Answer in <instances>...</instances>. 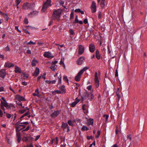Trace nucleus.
<instances>
[{
  "label": "nucleus",
  "instance_id": "4c0bfd02",
  "mask_svg": "<svg viewBox=\"0 0 147 147\" xmlns=\"http://www.w3.org/2000/svg\"><path fill=\"white\" fill-rule=\"evenodd\" d=\"M51 0H46V1L44 3H46V4H47L49 5V6H51Z\"/></svg>",
  "mask_w": 147,
  "mask_h": 147
},
{
  "label": "nucleus",
  "instance_id": "412c9836",
  "mask_svg": "<svg viewBox=\"0 0 147 147\" xmlns=\"http://www.w3.org/2000/svg\"><path fill=\"white\" fill-rule=\"evenodd\" d=\"M15 72L16 73H21V70L20 68L16 66L15 70Z\"/></svg>",
  "mask_w": 147,
  "mask_h": 147
},
{
  "label": "nucleus",
  "instance_id": "de8ad7c7",
  "mask_svg": "<svg viewBox=\"0 0 147 147\" xmlns=\"http://www.w3.org/2000/svg\"><path fill=\"white\" fill-rule=\"evenodd\" d=\"M100 131L99 130H98L97 131V135H96V136H95L96 138H98V137H99V136H100Z\"/></svg>",
  "mask_w": 147,
  "mask_h": 147
},
{
  "label": "nucleus",
  "instance_id": "6e6d98bb",
  "mask_svg": "<svg viewBox=\"0 0 147 147\" xmlns=\"http://www.w3.org/2000/svg\"><path fill=\"white\" fill-rule=\"evenodd\" d=\"M22 30H23V32H25L26 33L28 34H30V33L28 32V31L26 29L23 28Z\"/></svg>",
  "mask_w": 147,
  "mask_h": 147
},
{
  "label": "nucleus",
  "instance_id": "f03ea898",
  "mask_svg": "<svg viewBox=\"0 0 147 147\" xmlns=\"http://www.w3.org/2000/svg\"><path fill=\"white\" fill-rule=\"evenodd\" d=\"M33 139V138L30 136V134H25L22 138V140L27 142H30Z\"/></svg>",
  "mask_w": 147,
  "mask_h": 147
},
{
  "label": "nucleus",
  "instance_id": "f8f14e48",
  "mask_svg": "<svg viewBox=\"0 0 147 147\" xmlns=\"http://www.w3.org/2000/svg\"><path fill=\"white\" fill-rule=\"evenodd\" d=\"M88 107L89 106L88 104H84L82 105V109L84 113L85 111L88 113Z\"/></svg>",
  "mask_w": 147,
  "mask_h": 147
},
{
  "label": "nucleus",
  "instance_id": "423d86ee",
  "mask_svg": "<svg viewBox=\"0 0 147 147\" xmlns=\"http://www.w3.org/2000/svg\"><path fill=\"white\" fill-rule=\"evenodd\" d=\"M84 48L82 45H80L78 47V54L79 55L82 54L84 52Z\"/></svg>",
  "mask_w": 147,
  "mask_h": 147
},
{
  "label": "nucleus",
  "instance_id": "c756f323",
  "mask_svg": "<svg viewBox=\"0 0 147 147\" xmlns=\"http://www.w3.org/2000/svg\"><path fill=\"white\" fill-rule=\"evenodd\" d=\"M4 18H5V20L6 22H7L9 18L7 14L4 13V14L3 15Z\"/></svg>",
  "mask_w": 147,
  "mask_h": 147
},
{
  "label": "nucleus",
  "instance_id": "0e129e2a",
  "mask_svg": "<svg viewBox=\"0 0 147 147\" xmlns=\"http://www.w3.org/2000/svg\"><path fill=\"white\" fill-rule=\"evenodd\" d=\"M16 5H19L21 2V1L20 0H16Z\"/></svg>",
  "mask_w": 147,
  "mask_h": 147
},
{
  "label": "nucleus",
  "instance_id": "bb28decb",
  "mask_svg": "<svg viewBox=\"0 0 147 147\" xmlns=\"http://www.w3.org/2000/svg\"><path fill=\"white\" fill-rule=\"evenodd\" d=\"M38 13V12L37 11H34L32 12H30V13L28 14V16H30L31 15H36Z\"/></svg>",
  "mask_w": 147,
  "mask_h": 147
},
{
  "label": "nucleus",
  "instance_id": "79ce46f5",
  "mask_svg": "<svg viewBox=\"0 0 147 147\" xmlns=\"http://www.w3.org/2000/svg\"><path fill=\"white\" fill-rule=\"evenodd\" d=\"M24 24H27L28 23V19L26 17L25 18H24Z\"/></svg>",
  "mask_w": 147,
  "mask_h": 147
},
{
  "label": "nucleus",
  "instance_id": "dca6fc26",
  "mask_svg": "<svg viewBox=\"0 0 147 147\" xmlns=\"http://www.w3.org/2000/svg\"><path fill=\"white\" fill-rule=\"evenodd\" d=\"M65 86L64 85H61L59 87V88L60 91H61L62 94H64L66 92V90L65 88Z\"/></svg>",
  "mask_w": 147,
  "mask_h": 147
},
{
  "label": "nucleus",
  "instance_id": "4be33fe9",
  "mask_svg": "<svg viewBox=\"0 0 147 147\" xmlns=\"http://www.w3.org/2000/svg\"><path fill=\"white\" fill-rule=\"evenodd\" d=\"M39 72V68L36 67V70L35 71L34 73L33 74L34 76H38Z\"/></svg>",
  "mask_w": 147,
  "mask_h": 147
},
{
  "label": "nucleus",
  "instance_id": "b1692460",
  "mask_svg": "<svg viewBox=\"0 0 147 147\" xmlns=\"http://www.w3.org/2000/svg\"><path fill=\"white\" fill-rule=\"evenodd\" d=\"M87 124L88 125H93V119H89L87 121Z\"/></svg>",
  "mask_w": 147,
  "mask_h": 147
},
{
  "label": "nucleus",
  "instance_id": "09e8293b",
  "mask_svg": "<svg viewBox=\"0 0 147 147\" xmlns=\"http://www.w3.org/2000/svg\"><path fill=\"white\" fill-rule=\"evenodd\" d=\"M77 104V102L75 101L74 102H73L71 104V105L72 107H74L76 104Z\"/></svg>",
  "mask_w": 147,
  "mask_h": 147
},
{
  "label": "nucleus",
  "instance_id": "cd10ccee",
  "mask_svg": "<svg viewBox=\"0 0 147 147\" xmlns=\"http://www.w3.org/2000/svg\"><path fill=\"white\" fill-rule=\"evenodd\" d=\"M18 125V124H15V127L16 128V131L17 132H18V131H20V129H19L20 128V126L19 125Z\"/></svg>",
  "mask_w": 147,
  "mask_h": 147
},
{
  "label": "nucleus",
  "instance_id": "5fc2aeb1",
  "mask_svg": "<svg viewBox=\"0 0 147 147\" xmlns=\"http://www.w3.org/2000/svg\"><path fill=\"white\" fill-rule=\"evenodd\" d=\"M55 65H51L50 66V68L52 70V71H54L55 70Z\"/></svg>",
  "mask_w": 147,
  "mask_h": 147
},
{
  "label": "nucleus",
  "instance_id": "6ab92c4d",
  "mask_svg": "<svg viewBox=\"0 0 147 147\" xmlns=\"http://www.w3.org/2000/svg\"><path fill=\"white\" fill-rule=\"evenodd\" d=\"M51 54L50 52H45L44 54V56L46 57L50 58L51 57Z\"/></svg>",
  "mask_w": 147,
  "mask_h": 147
},
{
  "label": "nucleus",
  "instance_id": "3c124183",
  "mask_svg": "<svg viewBox=\"0 0 147 147\" xmlns=\"http://www.w3.org/2000/svg\"><path fill=\"white\" fill-rule=\"evenodd\" d=\"M103 117L105 118L106 121H107L108 120L109 117V115H108L107 114H104L103 115Z\"/></svg>",
  "mask_w": 147,
  "mask_h": 147
},
{
  "label": "nucleus",
  "instance_id": "2f4dec72",
  "mask_svg": "<svg viewBox=\"0 0 147 147\" xmlns=\"http://www.w3.org/2000/svg\"><path fill=\"white\" fill-rule=\"evenodd\" d=\"M34 5L35 4L34 3H29L28 8L32 9L34 8Z\"/></svg>",
  "mask_w": 147,
  "mask_h": 147
},
{
  "label": "nucleus",
  "instance_id": "603ef678",
  "mask_svg": "<svg viewBox=\"0 0 147 147\" xmlns=\"http://www.w3.org/2000/svg\"><path fill=\"white\" fill-rule=\"evenodd\" d=\"M26 111V110L25 109H23L22 110H20L19 111V112L21 114H23Z\"/></svg>",
  "mask_w": 147,
  "mask_h": 147
},
{
  "label": "nucleus",
  "instance_id": "5701e85b",
  "mask_svg": "<svg viewBox=\"0 0 147 147\" xmlns=\"http://www.w3.org/2000/svg\"><path fill=\"white\" fill-rule=\"evenodd\" d=\"M21 121L20 120L18 121L15 124H18V125H20L21 124H24L26 125H28L29 123L28 122L26 121L25 122H23V123H22L21 122Z\"/></svg>",
  "mask_w": 147,
  "mask_h": 147
},
{
  "label": "nucleus",
  "instance_id": "c85d7f7f",
  "mask_svg": "<svg viewBox=\"0 0 147 147\" xmlns=\"http://www.w3.org/2000/svg\"><path fill=\"white\" fill-rule=\"evenodd\" d=\"M74 11L76 12H80L82 14L84 13V11H81L80 9L79 8L75 9Z\"/></svg>",
  "mask_w": 147,
  "mask_h": 147
},
{
  "label": "nucleus",
  "instance_id": "864d4df0",
  "mask_svg": "<svg viewBox=\"0 0 147 147\" xmlns=\"http://www.w3.org/2000/svg\"><path fill=\"white\" fill-rule=\"evenodd\" d=\"M17 104L19 106H21L22 108L24 107V106H22V103L21 102V101H19L18 103H17Z\"/></svg>",
  "mask_w": 147,
  "mask_h": 147
},
{
  "label": "nucleus",
  "instance_id": "13d9d810",
  "mask_svg": "<svg viewBox=\"0 0 147 147\" xmlns=\"http://www.w3.org/2000/svg\"><path fill=\"white\" fill-rule=\"evenodd\" d=\"M78 18H75V20L73 22V24H76L78 23Z\"/></svg>",
  "mask_w": 147,
  "mask_h": 147
},
{
  "label": "nucleus",
  "instance_id": "0eeeda50",
  "mask_svg": "<svg viewBox=\"0 0 147 147\" xmlns=\"http://www.w3.org/2000/svg\"><path fill=\"white\" fill-rule=\"evenodd\" d=\"M49 5L47 4L46 3H44L43 4L42 8L41 10V12H45L49 7H50Z\"/></svg>",
  "mask_w": 147,
  "mask_h": 147
},
{
  "label": "nucleus",
  "instance_id": "f3484780",
  "mask_svg": "<svg viewBox=\"0 0 147 147\" xmlns=\"http://www.w3.org/2000/svg\"><path fill=\"white\" fill-rule=\"evenodd\" d=\"M16 98L19 100V101L25 100V99L23 97L19 95H16Z\"/></svg>",
  "mask_w": 147,
  "mask_h": 147
},
{
  "label": "nucleus",
  "instance_id": "ea45409f",
  "mask_svg": "<svg viewBox=\"0 0 147 147\" xmlns=\"http://www.w3.org/2000/svg\"><path fill=\"white\" fill-rule=\"evenodd\" d=\"M1 104L3 105L5 107L8 104V103L6 101V102H3L1 101Z\"/></svg>",
  "mask_w": 147,
  "mask_h": 147
},
{
  "label": "nucleus",
  "instance_id": "393cba45",
  "mask_svg": "<svg viewBox=\"0 0 147 147\" xmlns=\"http://www.w3.org/2000/svg\"><path fill=\"white\" fill-rule=\"evenodd\" d=\"M96 56L98 59H100V55L99 51L98 50H96Z\"/></svg>",
  "mask_w": 147,
  "mask_h": 147
},
{
  "label": "nucleus",
  "instance_id": "052dcab7",
  "mask_svg": "<svg viewBox=\"0 0 147 147\" xmlns=\"http://www.w3.org/2000/svg\"><path fill=\"white\" fill-rule=\"evenodd\" d=\"M24 147H34L32 144L30 143V144H28L27 146H24Z\"/></svg>",
  "mask_w": 147,
  "mask_h": 147
},
{
  "label": "nucleus",
  "instance_id": "7c9ffc66",
  "mask_svg": "<svg viewBox=\"0 0 147 147\" xmlns=\"http://www.w3.org/2000/svg\"><path fill=\"white\" fill-rule=\"evenodd\" d=\"M88 69L89 67H84L83 69H82V70H81L80 71V72L82 74L85 71Z\"/></svg>",
  "mask_w": 147,
  "mask_h": 147
},
{
  "label": "nucleus",
  "instance_id": "58836bf2",
  "mask_svg": "<svg viewBox=\"0 0 147 147\" xmlns=\"http://www.w3.org/2000/svg\"><path fill=\"white\" fill-rule=\"evenodd\" d=\"M1 104L3 105L5 107L8 104V103L6 101V102H3L1 101Z\"/></svg>",
  "mask_w": 147,
  "mask_h": 147
},
{
  "label": "nucleus",
  "instance_id": "39448f33",
  "mask_svg": "<svg viewBox=\"0 0 147 147\" xmlns=\"http://www.w3.org/2000/svg\"><path fill=\"white\" fill-rule=\"evenodd\" d=\"M61 128L63 129L64 131H65V129H67V132L70 131L69 127L67 123H65L64 122H63L62 123Z\"/></svg>",
  "mask_w": 147,
  "mask_h": 147
},
{
  "label": "nucleus",
  "instance_id": "9b49d317",
  "mask_svg": "<svg viewBox=\"0 0 147 147\" xmlns=\"http://www.w3.org/2000/svg\"><path fill=\"white\" fill-rule=\"evenodd\" d=\"M14 66V65L13 63L9 62H6L4 65L5 67L10 68L13 67Z\"/></svg>",
  "mask_w": 147,
  "mask_h": 147
},
{
  "label": "nucleus",
  "instance_id": "6e6552de",
  "mask_svg": "<svg viewBox=\"0 0 147 147\" xmlns=\"http://www.w3.org/2000/svg\"><path fill=\"white\" fill-rule=\"evenodd\" d=\"M85 58L84 57H80L77 60L76 62L78 65H80L82 64L83 61L84 59Z\"/></svg>",
  "mask_w": 147,
  "mask_h": 147
},
{
  "label": "nucleus",
  "instance_id": "a878e982",
  "mask_svg": "<svg viewBox=\"0 0 147 147\" xmlns=\"http://www.w3.org/2000/svg\"><path fill=\"white\" fill-rule=\"evenodd\" d=\"M38 63V61L34 59L32 60V63H31V65L32 66H35L36 65V63Z\"/></svg>",
  "mask_w": 147,
  "mask_h": 147
},
{
  "label": "nucleus",
  "instance_id": "f704fd0d",
  "mask_svg": "<svg viewBox=\"0 0 147 147\" xmlns=\"http://www.w3.org/2000/svg\"><path fill=\"white\" fill-rule=\"evenodd\" d=\"M105 1H102V0H101V1L100 5L102 8H103L105 6Z\"/></svg>",
  "mask_w": 147,
  "mask_h": 147
},
{
  "label": "nucleus",
  "instance_id": "c9c22d12",
  "mask_svg": "<svg viewBox=\"0 0 147 147\" xmlns=\"http://www.w3.org/2000/svg\"><path fill=\"white\" fill-rule=\"evenodd\" d=\"M73 11H74V10L73 9L72 10V11L71 12V14H70V20H71L73 19L74 18V13L73 12Z\"/></svg>",
  "mask_w": 147,
  "mask_h": 147
},
{
  "label": "nucleus",
  "instance_id": "a19ab883",
  "mask_svg": "<svg viewBox=\"0 0 147 147\" xmlns=\"http://www.w3.org/2000/svg\"><path fill=\"white\" fill-rule=\"evenodd\" d=\"M63 80L64 81L67 83L68 84H69V80L66 76L63 77Z\"/></svg>",
  "mask_w": 147,
  "mask_h": 147
},
{
  "label": "nucleus",
  "instance_id": "20e7f679",
  "mask_svg": "<svg viewBox=\"0 0 147 147\" xmlns=\"http://www.w3.org/2000/svg\"><path fill=\"white\" fill-rule=\"evenodd\" d=\"M90 8L91 10V11L92 13H94L96 12V3L94 1H92Z\"/></svg>",
  "mask_w": 147,
  "mask_h": 147
},
{
  "label": "nucleus",
  "instance_id": "774afa93",
  "mask_svg": "<svg viewBox=\"0 0 147 147\" xmlns=\"http://www.w3.org/2000/svg\"><path fill=\"white\" fill-rule=\"evenodd\" d=\"M84 22L85 24H87L88 23V19L86 18L84 19Z\"/></svg>",
  "mask_w": 147,
  "mask_h": 147
},
{
  "label": "nucleus",
  "instance_id": "2eb2a0df",
  "mask_svg": "<svg viewBox=\"0 0 147 147\" xmlns=\"http://www.w3.org/2000/svg\"><path fill=\"white\" fill-rule=\"evenodd\" d=\"M82 74L80 71L78 73L77 76L75 77V80L76 81H79Z\"/></svg>",
  "mask_w": 147,
  "mask_h": 147
},
{
  "label": "nucleus",
  "instance_id": "e2e57ef3",
  "mask_svg": "<svg viewBox=\"0 0 147 147\" xmlns=\"http://www.w3.org/2000/svg\"><path fill=\"white\" fill-rule=\"evenodd\" d=\"M6 117L8 118H10L11 117V114L8 113H6Z\"/></svg>",
  "mask_w": 147,
  "mask_h": 147
},
{
  "label": "nucleus",
  "instance_id": "473e14b6",
  "mask_svg": "<svg viewBox=\"0 0 147 147\" xmlns=\"http://www.w3.org/2000/svg\"><path fill=\"white\" fill-rule=\"evenodd\" d=\"M89 130V128L83 125L81 128V130L82 131H84L85 130L88 131Z\"/></svg>",
  "mask_w": 147,
  "mask_h": 147
},
{
  "label": "nucleus",
  "instance_id": "bf43d9fd",
  "mask_svg": "<svg viewBox=\"0 0 147 147\" xmlns=\"http://www.w3.org/2000/svg\"><path fill=\"white\" fill-rule=\"evenodd\" d=\"M3 115V114L2 111L1 109H0V117H2Z\"/></svg>",
  "mask_w": 147,
  "mask_h": 147
},
{
  "label": "nucleus",
  "instance_id": "37998d69",
  "mask_svg": "<svg viewBox=\"0 0 147 147\" xmlns=\"http://www.w3.org/2000/svg\"><path fill=\"white\" fill-rule=\"evenodd\" d=\"M127 138L129 139L130 141H131L132 140V137L131 134H129L127 136Z\"/></svg>",
  "mask_w": 147,
  "mask_h": 147
},
{
  "label": "nucleus",
  "instance_id": "9d476101",
  "mask_svg": "<svg viewBox=\"0 0 147 147\" xmlns=\"http://www.w3.org/2000/svg\"><path fill=\"white\" fill-rule=\"evenodd\" d=\"M89 96H90V92L86 91L82 96V98L83 100H84Z\"/></svg>",
  "mask_w": 147,
  "mask_h": 147
},
{
  "label": "nucleus",
  "instance_id": "8fccbe9b",
  "mask_svg": "<svg viewBox=\"0 0 147 147\" xmlns=\"http://www.w3.org/2000/svg\"><path fill=\"white\" fill-rule=\"evenodd\" d=\"M98 17L99 19H101L102 18V14L100 11L99 12Z\"/></svg>",
  "mask_w": 147,
  "mask_h": 147
},
{
  "label": "nucleus",
  "instance_id": "1a4fd4ad",
  "mask_svg": "<svg viewBox=\"0 0 147 147\" xmlns=\"http://www.w3.org/2000/svg\"><path fill=\"white\" fill-rule=\"evenodd\" d=\"M60 112L59 111L57 110L55 111L51 115V116L52 118H54L57 117L59 114Z\"/></svg>",
  "mask_w": 147,
  "mask_h": 147
},
{
  "label": "nucleus",
  "instance_id": "ddd939ff",
  "mask_svg": "<svg viewBox=\"0 0 147 147\" xmlns=\"http://www.w3.org/2000/svg\"><path fill=\"white\" fill-rule=\"evenodd\" d=\"M5 69H2L0 71V77L3 79H4L5 76Z\"/></svg>",
  "mask_w": 147,
  "mask_h": 147
},
{
  "label": "nucleus",
  "instance_id": "4468645a",
  "mask_svg": "<svg viewBox=\"0 0 147 147\" xmlns=\"http://www.w3.org/2000/svg\"><path fill=\"white\" fill-rule=\"evenodd\" d=\"M89 47V50L91 52L93 53L94 52L95 49V46L94 44H90Z\"/></svg>",
  "mask_w": 147,
  "mask_h": 147
},
{
  "label": "nucleus",
  "instance_id": "a211bd4d",
  "mask_svg": "<svg viewBox=\"0 0 147 147\" xmlns=\"http://www.w3.org/2000/svg\"><path fill=\"white\" fill-rule=\"evenodd\" d=\"M16 137L17 138V141L18 143H19L20 142L21 140V137L20 132L17 133Z\"/></svg>",
  "mask_w": 147,
  "mask_h": 147
},
{
  "label": "nucleus",
  "instance_id": "e433bc0d",
  "mask_svg": "<svg viewBox=\"0 0 147 147\" xmlns=\"http://www.w3.org/2000/svg\"><path fill=\"white\" fill-rule=\"evenodd\" d=\"M12 107V109H15V107H14V106L12 104H10L9 105L8 107H6L7 109H10V108Z\"/></svg>",
  "mask_w": 147,
  "mask_h": 147
},
{
  "label": "nucleus",
  "instance_id": "7ed1b4c3",
  "mask_svg": "<svg viewBox=\"0 0 147 147\" xmlns=\"http://www.w3.org/2000/svg\"><path fill=\"white\" fill-rule=\"evenodd\" d=\"M94 77L95 85L96 87L98 88L99 86V80L96 72L95 73Z\"/></svg>",
  "mask_w": 147,
  "mask_h": 147
},
{
  "label": "nucleus",
  "instance_id": "72a5a7b5",
  "mask_svg": "<svg viewBox=\"0 0 147 147\" xmlns=\"http://www.w3.org/2000/svg\"><path fill=\"white\" fill-rule=\"evenodd\" d=\"M58 78L59 80L57 85L61 84V75L58 77Z\"/></svg>",
  "mask_w": 147,
  "mask_h": 147
},
{
  "label": "nucleus",
  "instance_id": "f257e3e1",
  "mask_svg": "<svg viewBox=\"0 0 147 147\" xmlns=\"http://www.w3.org/2000/svg\"><path fill=\"white\" fill-rule=\"evenodd\" d=\"M59 9L57 10H55L53 12L51 17V20L50 21L49 24V26H51L53 23V20H56L59 22L60 20L61 15L62 13L61 11H59Z\"/></svg>",
  "mask_w": 147,
  "mask_h": 147
},
{
  "label": "nucleus",
  "instance_id": "c03bdc74",
  "mask_svg": "<svg viewBox=\"0 0 147 147\" xmlns=\"http://www.w3.org/2000/svg\"><path fill=\"white\" fill-rule=\"evenodd\" d=\"M67 123L70 126H73L74 125V124L71 120H68Z\"/></svg>",
  "mask_w": 147,
  "mask_h": 147
},
{
  "label": "nucleus",
  "instance_id": "aec40b11",
  "mask_svg": "<svg viewBox=\"0 0 147 147\" xmlns=\"http://www.w3.org/2000/svg\"><path fill=\"white\" fill-rule=\"evenodd\" d=\"M29 3L28 2H26L24 3L22 6V7L24 9H27L28 8Z\"/></svg>",
  "mask_w": 147,
  "mask_h": 147
},
{
  "label": "nucleus",
  "instance_id": "a18cd8bd",
  "mask_svg": "<svg viewBox=\"0 0 147 147\" xmlns=\"http://www.w3.org/2000/svg\"><path fill=\"white\" fill-rule=\"evenodd\" d=\"M20 126V127H22V128H21L20 129V131H21L23 129H24L26 127V126L25 125H23V124H21L19 125Z\"/></svg>",
  "mask_w": 147,
  "mask_h": 147
},
{
  "label": "nucleus",
  "instance_id": "69168bd1",
  "mask_svg": "<svg viewBox=\"0 0 147 147\" xmlns=\"http://www.w3.org/2000/svg\"><path fill=\"white\" fill-rule=\"evenodd\" d=\"M90 96H91V99H92L94 97L93 94L91 92H90Z\"/></svg>",
  "mask_w": 147,
  "mask_h": 147
},
{
  "label": "nucleus",
  "instance_id": "49530a36",
  "mask_svg": "<svg viewBox=\"0 0 147 147\" xmlns=\"http://www.w3.org/2000/svg\"><path fill=\"white\" fill-rule=\"evenodd\" d=\"M54 92H56L57 94H62V92L61 91L59 90H56L55 91H54L52 92L53 94L54 93Z\"/></svg>",
  "mask_w": 147,
  "mask_h": 147
},
{
  "label": "nucleus",
  "instance_id": "4d7b16f0",
  "mask_svg": "<svg viewBox=\"0 0 147 147\" xmlns=\"http://www.w3.org/2000/svg\"><path fill=\"white\" fill-rule=\"evenodd\" d=\"M30 128V126H27V127L25 129H23L22 131H28L29 129Z\"/></svg>",
  "mask_w": 147,
  "mask_h": 147
},
{
  "label": "nucleus",
  "instance_id": "338daca9",
  "mask_svg": "<svg viewBox=\"0 0 147 147\" xmlns=\"http://www.w3.org/2000/svg\"><path fill=\"white\" fill-rule=\"evenodd\" d=\"M18 26H16L15 27V30H17L18 32L20 33H21V31L20 30H19V29H18Z\"/></svg>",
  "mask_w": 147,
  "mask_h": 147
},
{
  "label": "nucleus",
  "instance_id": "680f3d73",
  "mask_svg": "<svg viewBox=\"0 0 147 147\" xmlns=\"http://www.w3.org/2000/svg\"><path fill=\"white\" fill-rule=\"evenodd\" d=\"M24 27L25 28H27L28 29H32V27L29 26H25Z\"/></svg>",
  "mask_w": 147,
  "mask_h": 147
}]
</instances>
